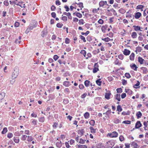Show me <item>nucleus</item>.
<instances>
[{"mask_svg":"<svg viewBox=\"0 0 148 148\" xmlns=\"http://www.w3.org/2000/svg\"><path fill=\"white\" fill-rule=\"evenodd\" d=\"M62 20L64 21H66L67 20V18L66 16H63L62 15Z\"/></svg>","mask_w":148,"mask_h":148,"instance_id":"36","label":"nucleus"},{"mask_svg":"<svg viewBox=\"0 0 148 148\" xmlns=\"http://www.w3.org/2000/svg\"><path fill=\"white\" fill-rule=\"evenodd\" d=\"M110 95L111 93L110 92L106 93L105 95V98L107 99H110Z\"/></svg>","mask_w":148,"mask_h":148,"instance_id":"23","label":"nucleus"},{"mask_svg":"<svg viewBox=\"0 0 148 148\" xmlns=\"http://www.w3.org/2000/svg\"><path fill=\"white\" fill-rule=\"evenodd\" d=\"M80 53H81L82 54H83V55L85 57L86 52L85 50H82L80 52Z\"/></svg>","mask_w":148,"mask_h":148,"instance_id":"44","label":"nucleus"},{"mask_svg":"<svg viewBox=\"0 0 148 148\" xmlns=\"http://www.w3.org/2000/svg\"><path fill=\"white\" fill-rule=\"evenodd\" d=\"M119 139L120 141H122L124 140V138L123 136H121L119 137Z\"/></svg>","mask_w":148,"mask_h":148,"instance_id":"60","label":"nucleus"},{"mask_svg":"<svg viewBox=\"0 0 148 148\" xmlns=\"http://www.w3.org/2000/svg\"><path fill=\"white\" fill-rule=\"evenodd\" d=\"M137 82L136 84H135L134 86V88H137L139 87H135V86H139L140 84V82L138 81H137Z\"/></svg>","mask_w":148,"mask_h":148,"instance_id":"40","label":"nucleus"},{"mask_svg":"<svg viewBox=\"0 0 148 148\" xmlns=\"http://www.w3.org/2000/svg\"><path fill=\"white\" fill-rule=\"evenodd\" d=\"M122 84L123 85H125L127 84V81L125 80L124 79H122Z\"/></svg>","mask_w":148,"mask_h":148,"instance_id":"56","label":"nucleus"},{"mask_svg":"<svg viewBox=\"0 0 148 148\" xmlns=\"http://www.w3.org/2000/svg\"><path fill=\"white\" fill-rule=\"evenodd\" d=\"M27 140L29 142H31L33 140V138L31 136H27Z\"/></svg>","mask_w":148,"mask_h":148,"instance_id":"30","label":"nucleus"},{"mask_svg":"<svg viewBox=\"0 0 148 148\" xmlns=\"http://www.w3.org/2000/svg\"><path fill=\"white\" fill-rule=\"evenodd\" d=\"M118 135V133L116 132H112L108 134V136L111 138L116 137Z\"/></svg>","mask_w":148,"mask_h":148,"instance_id":"2","label":"nucleus"},{"mask_svg":"<svg viewBox=\"0 0 148 148\" xmlns=\"http://www.w3.org/2000/svg\"><path fill=\"white\" fill-rule=\"evenodd\" d=\"M77 5H78V6L79 7L83 8L84 7L83 3H82L80 2L77 4Z\"/></svg>","mask_w":148,"mask_h":148,"instance_id":"52","label":"nucleus"},{"mask_svg":"<svg viewBox=\"0 0 148 148\" xmlns=\"http://www.w3.org/2000/svg\"><path fill=\"white\" fill-rule=\"evenodd\" d=\"M76 15L77 17H79V18H81L82 16V14H81L77 12H76Z\"/></svg>","mask_w":148,"mask_h":148,"instance_id":"35","label":"nucleus"},{"mask_svg":"<svg viewBox=\"0 0 148 148\" xmlns=\"http://www.w3.org/2000/svg\"><path fill=\"white\" fill-rule=\"evenodd\" d=\"M32 123L34 125H36L37 123V121L35 119H32L31 120Z\"/></svg>","mask_w":148,"mask_h":148,"instance_id":"21","label":"nucleus"},{"mask_svg":"<svg viewBox=\"0 0 148 148\" xmlns=\"http://www.w3.org/2000/svg\"><path fill=\"white\" fill-rule=\"evenodd\" d=\"M115 99L119 101L121 100L120 95V94H117L115 95Z\"/></svg>","mask_w":148,"mask_h":148,"instance_id":"13","label":"nucleus"},{"mask_svg":"<svg viewBox=\"0 0 148 148\" xmlns=\"http://www.w3.org/2000/svg\"><path fill=\"white\" fill-rule=\"evenodd\" d=\"M51 15L52 16L53 18H56V14L55 12H53L51 13Z\"/></svg>","mask_w":148,"mask_h":148,"instance_id":"58","label":"nucleus"},{"mask_svg":"<svg viewBox=\"0 0 148 148\" xmlns=\"http://www.w3.org/2000/svg\"><path fill=\"white\" fill-rule=\"evenodd\" d=\"M142 50V48L141 47H136V51H138L139 52L141 51Z\"/></svg>","mask_w":148,"mask_h":148,"instance_id":"37","label":"nucleus"},{"mask_svg":"<svg viewBox=\"0 0 148 148\" xmlns=\"http://www.w3.org/2000/svg\"><path fill=\"white\" fill-rule=\"evenodd\" d=\"M104 5V1H100L99 3V7H103Z\"/></svg>","mask_w":148,"mask_h":148,"instance_id":"28","label":"nucleus"},{"mask_svg":"<svg viewBox=\"0 0 148 148\" xmlns=\"http://www.w3.org/2000/svg\"><path fill=\"white\" fill-rule=\"evenodd\" d=\"M80 38L84 42H86V41L85 40V38L84 36H82V35H80Z\"/></svg>","mask_w":148,"mask_h":148,"instance_id":"57","label":"nucleus"},{"mask_svg":"<svg viewBox=\"0 0 148 148\" xmlns=\"http://www.w3.org/2000/svg\"><path fill=\"white\" fill-rule=\"evenodd\" d=\"M99 70L98 68L96 67H94L93 70V72L94 73H96Z\"/></svg>","mask_w":148,"mask_h":148,"instance_id":"38","label":"nucleus"},{"mask_svg":"<svg viewBox=\"0 0 148 148\" xmlns=\"http://www.w3.org/2000/svg\"><path fill=\"white\" fill-rule=\"evenodd\" d=\"M142 124L140 121H138L136 123L135 127L136 128H138L142 126Z\"/></svg>","mask_w":148,"mask_h":148,"instance_id":"4","label":"nucleus"},{"mask_svg":"<svg viewBox=\"0 0 148 148\" xmlns=\"http://www.w3.org/2000/svg\"><path fill=\"white\" fill-rule=\"evenodd\" d=\"M130 66L131 68L132 69H133L134 70L136 71H137V69L138 67L135 64H133L132 65H131Z\"/></svg>","mask_w":148,"mask_h":148,"instance_id":"12","label":"nucleus"},{"mask_svg":"<svg viewBox=\"0 0 148 148\" xmlns=\"http://www.w3.org/2000/svg\"><path fill=\"white\" fill-rule=\"evenodd\" d=\"M116 91L117 92L119 93H121L122 92V89L121 88H117L116 89Z\"/></svg>","mask_w":148,"mask_h":148,"instance_id":"53","label":"nucleus"},{"mask_svg":"<svg viewBox=\"0 0 148 148\" xmlns=\"http://www.w3.org/2000/svg\"><path fill=\"white\" fill-rule=\"evenodd\" d=\"M76 147L77 148H87V147L85 145H81L80 144L77 145Z\"/></svg>","mask_w":148,"mask_h":148,"instance_id":"8","label":"nucleus"},{"mask_svg":"<svg viewBox=\"0 0 148 148\" xmlns=\"http://www.w3.org/2000/svg\"><path fill=\"white\" fill-rule=\"evenodd\" d=\"M130 51L127 49H125L123 51V54L126 56L130 54Z\"/></svg>","mask_w":148,"mask_h":148,"instance_id":"7","label":"nucleus"},{"mask_svg":"<svg viewBox=\"0 0 148 148\" xmlns=\"http://www.w3.org/2000/svg\"><path fill=\"white\" fill-rule=\"evenodd\" d=\"M42 36L43 37L45 36L47 34V30H43V31L42 32Z\"/></svg>","mask_w":148,"mask_h":148,"instance_id":"31","label":"nucleus"},{"mask_svg":"<svg viewBox=\"0 0 148 148\" xmlns=\"http://www.w3.org/2000/svg\"><path fill=\"white\" fill-rule=\"evenodd\" d=\"M90 130L91 132L92 133H95L96 132V130L94 129L92 127H90Z\"/></svg>","mask_w":148,"mask_h":148,"instance_id":"24","label":"nucleus"},{"mask_svg":"<svg viewBox=\"0 0 148 148\" xmlns=\"http://www.w3.org/2000/svg\"><path fill=\"white\" fill-rule=\"evenodd\" d=\"M15 81V79H14V78H12V79L11 80H10V82L11 84H13L14 83Z\"/></svg>","mask_w":148,"mask_h":148,"instance_id":"54","label":"nucleus"},{"mask_svg":"<svg viewBox=\"0 0 148 148\" xmlns=\"http://www.w3.org/2000/svg\"><path fill=\"white\" fill-rule=\"evenodd\" d=\"M114 122L115 123L117 124L120 123V120L118 119H116L114 120Z\"/></svg>","mask_w":148,"mask_h":148,"instance_id":"47","label":"nucleus"},{"mask_svg":"<svg viewBox=\"0 0 148 148\" xmlns=\"http://www.w3.org/2000/svg\"><path fill=\"white\" fill-rule=\"evenodd\" d=\"M85 140H84L82 139H80L79 141V143L81 144H84L85 143Z\"/></svg>","mask_w":148,"mask_h":148,"instance_id":"43","label":"nucleus"},{"mask_svg":"<svg viewBox=\"0 0 148 148\" xmlns=\"http://www.w3.org/2000/svg\"><path fill=\"white\" fill-rule=\"evenodd\" d=\"M143 8L144 6L141 5H139L137 6V8L139 9H142Z\"/></svg>","mask_w":148,"mask_h":148,"instance_id":"49","label":"nucleus"},{"mask_svg":"<svg viewBox=\"0 0 148 148\" xmlns=\"http://www.w3.org/2000/svg\"><path fill=\"white\" fill-rule=\"evenodd\" d=\"M37 26L36 23L35 21H33V24H30L28 27L31 30H32L35 27Z\"/></svg>","mask_w":148,"mask_h":148,"instance_id":"3","label":"nucleus"},{"mask_svg":"<svg viewBox=\"0 0 148 148\" xmlns=\"http://www.w3.org/2000/svg\"><path fill=\"white\" fill-rule=\"evenodd\" d=\"M137 35L136 32H133L131 36L133 38H134L137 37Z\"/></svg>","mask_w":148,"mask_h":148,"instance_id":"19","label":"nucleus"},{"mask_svg":"<svg viewBox=\"0 0 148 148\" xmlns=\"http://www.w3.org/2000/svg\"><path fill=\"white\" fill-rule=\"evenodd\" d=\"M142 115V114L140 111L138 112L136 114V116L138 119L141 118Z\"/></svg>","mask_w":148,"mask_h":148,"instance_id":"14","label":"nucleus"},{"mask_svg":"<svg viewBox=\"0 0 148 148\" xmlns=\"http://www.w3.org/2000/svg\"><path fill=\"white\" fill-rule=\"evenodd\" d=\"M84 132V129L79 130L78 131V134H79L81 136H82L83 135Z\"/></svg>","mask_w":148,"mask_h":148,"instance_id":"17","label":"nucleus"},{"mask_svg":"<svg viewBox=\"0 0 148 148\" xmlns=\"http://www.w3.org/2000/svg\"><path fill=\"white\" fill-rule=\"evenodd\" d=\"M98 23L100 24H102L103 23V21L101 19H99L98 21Z\"/></svg>","mask_w":148,"mask_h":148,"instance_id":"59","label":"nucleus"},{"mask_svg":"<svg viewBox=\"0 0 148 148\" xmlns=\"http://www.w3.org/2000/svg\"><path fill=\"white\" fill-rule=\"evenodd\" d=\"M84 21L83 19H80L79 20V23L83 25L84 24Z\"/></svg>","mask_w":148,"mask_h":148,"instance_id":"63","label":"nucleus"},{"mask_svg":"<svg viewBox=\"0 0 148 148\" xmlns=\"http://www.w3.org/2000/svg\"><path fill=\"white\" fill-rule=\"evenodd\" d=\"M119 11L121 13H122V14L124 13L125 12V11L123 9L121 8L119 10Z\"/></svg>","mask_w":148,"mask_h":148,"instance_id":"64","label":"nucleus"},{"mask_svg":"<svg viewBox=\"0 0 148 148\" xmlns=\"http://www.w3.org/2000/svg\"><path fill=\"white\" fill-rule=\"evenodd\" d=\"M89 115V114L88 112H86L84 114V117L86 119H87L88 118Z\"/></svg>","mask_w":148,"mask_h":148,"instance_id":"33","label":"nucleus"},{"mask_svg":"<svg viewBox=\"0 0 148 148\" xmlns=\"http://www.w3.org/2000/svg\"><path fill=\"white\" fill-rule=\"evenodd\" d=\"M133 27H134V29L135 31H138L139 30L140 31H142V30L140 29L141 28L140 27L138 26H135L134 25L133 26Z\"/></svg>","mask_w":148,"mask_h":148,"instance_id":"11","label":"nucleus"},{"mask_svg":"<svg viewBox=\"0 0 148 148\" xmlns=\"http://www.w3.org/2000/svg\"><path fill=\"white\" fill-rule=\"evenodd\" d=\"M107 143L108 144V148H112L114 145L113 142H111L110 141L108 142Z\"/></svg>","mask_w":148,"mask_h":148,"instance_id":"5","label":"nucleus"},{"mask_svg":"<svg viewBox=\"0 0 148 148\" xmlns=\"http://www.w3.org/2000/svg\"><path fill=\"white\" fill-rule=\"evenodd\" d=\"M4 4L6 6H8L9 5V3L7 0L3 2Z\"/></svg>","mask_w":148,"mask_h":148,"instance_id":"55","label":"nucleus"},{"mask_svg":"<svg viewBox=\"0 0 148 148\" xmlns=\"http://www.w3.org/2000/svg\"><path fill=\"white\" fill-rule=\"evenodd\" d=\"M125 76L127 78H130L131 77L130 74L128 73H125Z\"/></svg>","mask_w":148,"mask_h":148,"instance_id":"45","label":"nucleus"},{"mask_svg":"<svg viewBox=\"0 0 148 148\" xmlns=\"http://www.w3.org/2000/svg\"><path fill=\"white\" fill-rule=\"evenodd\" d=\"M123 56H124L123 55H120L119 56L118 58L119 59L122 60L123 58Z\"/></svg>","mask_w":148,"mask_h":148,"instance_id":"61","label":"nucleus"},{"mask_svg":"<svg viewBox=\"0 0 148 148\" xmlns=\"http://www.w3.org/2000/svg\"><path fill=\"white\" fill-rule=\"evenodd\" d=\"M100 80L101 79H99L97 80L96 81L97 84L99 86H100L101 85V82L100 81Z\"/></svg>","mask_w":148,"mask_h":148,"instance_id":"34","label":"nucleus"},{"mask_svg":"<svg viewBox=\"0 0 148 148\" xmlns=\"http://www.w3.org/2000/svg\"><path fill=\"white\" fill-rule=\"evenodd\" d=\"M45 118L44 117H42L40 118L39 119V121L40 122L42 123L45 120Z\"/></svg>","mask_w":148,"mask_h":148,"instance_id":"27","label":"nucleus"},{"mask_svg":"<svg viewBox=\"0 0 148 148\" xmlns=\"http://www.w3.org/2000/svg\"><path fill=\"white\" fill-rule=\"evenodd\" d=\"M144 60L140 57L138 58V61L141 64H142L143 63V61Z\"/></svg>","mask_w":148,"mask_h":148,"instance_id":"16","label":"nucleus"},{"mask_svg":"<svg viewBox=\"0 0 148 148\" xmlns=\"http://www.w3.org/2000/svg\"><path fill=\"white\" fill-rule=\"evenodd\" d=\"M89 123L90 125H92V126H94L95 123V121L94 120H91L89 122Z\"/></svg>","mask_w":148,"mask_h":148,"instance_id":"42","label":"nucleus"},{"mask_svg":"<svg viewBox=\"0 0 148 148\" xmlns=\"http://www.w3.org/2000/svg\"><path fill=\"white\" fill-rule=\"evenodd\" d=\"M64 92L66 93H69L70 92V91L69 88H66L64 90Z\"/></svg>","mask_w":148,"mask_h":148,"instance_id":"48","label":"nucleus"},{"mask_svg":"<svg viewBox=\"0 0 148 148\" xmlns=\"http://www.w3.org/2000/svg\"><path fill=\"white\" fill-rule=\"evenodd\" d=\"M5 95V93L4 92H1L0 94V101L1 102L2 100L4 98Z\"/></svg>","mask_w":148,"mask_h":148,"instance_id":"6","label":"nucleus"},{"mask_svg":"<svg viewBox=\"0 0 148 148\" xmlns=\"http://www.w3.org/2000/svg\"><path fill=\"white\" fill-rule=\"evenodd\" d=\"M63 25V24L62 23H58L56 25L57 27L58 28H61Z\"/></svg>","mask_w":148,"mask_h":148,"instance_id":"39","label":"nucleus"},{"mask_svg":"<svg viewBox=\"0 0 148 148\" xmlns=\"http://www.w3.org/2000/svg\"><path fill=\"white\" fill-rule=\"evenodd\" d=\"M7 131V129L6 128H4L3 130V131L2 132V134H4Z\"/></svg>","mask_w":148,"mask_h":148,"instance_id":"50","label":"nucleus"},{"mask_svg":"<svg viewBox=\"0 0 148 148\" xmlns=\"http://www.w3.org/2000/svg\"><path fill=\"white\" fill-rule=\"evenodd\" d=\"M90 82L88 80H86L84 82V84L86 86L88 87L89 85Z\"/></svg>","mask_w":148,"mask_h":148,"instance_id":"25","label":"nucleus"},{"mask_svg":"<svg viewBox=\"0 0 148 148\" xmlns=\"http://www.w3.org/2000/svg\"><path fill=\"white\" fill-rule=\"evenodd\" d=\"M134 53H132L130 56V59L131 60H133L134 59Z\"/></svg>","mask_w":148,"mask_h":148,"instance_id":"18","label":"nucleus"},{"mask_svg":"<svg viewBox=\"0 0 148 148\" xmlns=\"http://www.w3.org/2000/svg\"><path fill=\"white\" fill-rule=\"evenodd\" d=\"M123 123L125 124H130L131 123V121H123Z\"/></svg>","mask_w":148,"mask_h":148,"instance_id":"46","label":"nucleus"},{"mask_svg":"<svg viewBox=\"0 0 148 148\" xmlns=\"http://www.w3.org/2000/svg\"><path fill=\"white\" fill-rule=\"evenodd\" d=\"M141 15V14L139 12H137L135 13V17L136 19H138L140 17Z\"/></svg>","mask_w":148,"mask_h":148,"instance_id":"9","label":"nucleus"},{"mask_svg":"<svg viewBox=\"0 0 148 148\" xmlns=\"http://www.w3.org/2000/svg\"><path fill=\"white\" fill-rule=\"evenodd\" d=\"M102 40L107 42L109 41L110 40V39L108 37L105 38H102Z\"/></svg>","mask_w":148,"mask_h":148,"instance_id":"51","label":"nucleus"},{"mask_svg":"<svg viewBox=\"0 0 148 148\" xmlns=\"http://www.w3.org/2000/svg\"><path fill=\"white\" fill-rule=\"evenodd\" d=\"M19 74V69L18 67H16L14 68V71L12 74V77L14 79L16 78Z\"/></svg>","mask_w":148,"mask_h":148,"instance_id":"1","label":"nucleus"},{"mask_svg":"<svg viewBox=\"0 0 148 148\" xmlns=\"http://www.w3.org/2000/svg\"><path fill=\"white\" fill-rule=\"evenodd\" d=\"M131 145L134 146L133 148H139V146L138 145V144L134 142L132 143Z\"/></svg>","mask_w":148,"mask_h":148,"instance_id":"10","label":"nucleus"},{"mask_svg":"<svg viewBox=\"0 0 148 148\" xmlns=\"http://www.w3.org/2000/svg\"><path fill=\"white\" fill-rule=\"evenodd\" d=\"M63 85L66 87L69 86L70 85V82L68 81H65L63 82Z\"/></svg>","mask_w":148,"mask_h":148,"instance_id":"20","label":"nucleus"},{"mask_svg":"<svg viewBox=\"0 0 148 148\" xmlns=\"http://www.w3.org/2000/svg\"><path fill=\"white\" fill-rule=\"evenodd\" d=\"M107 28V26L106 25L103 26H102L101 29L102 32L103 33H105L106 32V29Z\"/></svg>","mask_w":148,"mask_h":148,"instance_id":"15","label":"nucleus"},{"mask_svg":"<svg viewBox=\"0 0 148 148\" xmlns=\"http://www.w3.org/2000/svg\"><path fill=\"white\" fill-rule=\"evenodd\" d=\"M148 123V121H145L144 122L143 125L145 126L144 127V128L145 130H147V129H146V128L147 127V123Z\"/></svg>","mask_w":148,"mask_h":148,"instance_id":"26","label":"nucleus"},{"mask_svg":"<svg viewBox=\"0 0 148 148\" xmlns=\"http://www.w3.org/2000/svg\"><path fill=\"white\" fill-rule=\"evenodd\" d=\"M126 94L125 93H123L121 95V97L122 99L125 98L126 96Z\"/></svg>","mask_w":148,"mask_h":148,"instance_id":"62","label":"nucleus"},{"mask_svg":"<svg viewBox=\"0 0 148 148\" xmlns=\"http://www.w3.org/2000/svg\"><path fill=\"white\" fill-rule=\"evenodd\" d=\"M27 136L26 135H22L21 137V139L22 140H26V138H27Z\"/></svg>","mask_w":148,"mask_h":148,"instance_id":"29","label":"nucleus"},{"mask_svg":"<svg viewBox=\"0 0 148 148\" xmlns=\"http://www.w3.org/2000/svg\"><path fill=\"white\" fill-rule=\"evenodd\" d=\"M14 142L16 143H18L19 141V139L18 137H14L13 139Z\"/></svg>","mask_w":148,"mask_h":148,"instance_id":"22","label":"nucleus"},{"mask_svg":"<svg viewBox=\"0 0 148 148\" xmlns=\"http://www.w3.org/2000/svg\"><path fill=\"white\" fill-rule=\"evenodd\" d=\"M17 0H15V1H13L12 2H13V3H14L15 4H16L17 5L19 6L21 8H23V7L22 6H21V5L19 4L18 3H17Z\"/></svg>","mask_w":148,"mask_h":148,"instance_id":"41","label":"nucleus"},{"mask_svg":"<svg viewBox=\"0 0 148 148\" xmlns=\"http://www.w3.org/2000/svg\"><path fill=\"white\" fill-rule=\"evenodd\" d=\"M117 110L119 112H121L122 111V109L120 105H118L117 106Z\"/></svg>","mask_w":148,"mask_h":148,"instance_id":"32","label":"nucleus"}]
</instances>
